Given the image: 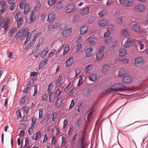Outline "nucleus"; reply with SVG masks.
Instances as JSON below:
<instances>
[{
    "label": "nucleus",
    "mask_w": 148,
    "mask_h": 148,
    "mask_svg": "<svg viewBox=\"0 0 148 148\" xmlns=\"http://www.w3.org/2000/svg\"><path fill=\"white\" fill-rule=\"evenodd\" d=\"M112 88L116 91H122L126 90V86L122 84H115L112 86Z\"/></svg>",
    "instance_id": "f03ea898"
},
{
    "label": "nucleus",
    "mask_w": 148,
    "mask_h": 148,
    "mask_svg": "<svg viewBox=\"0 0 148 148\" xmlns=\"http://www.w3.org/2000/svg\"><path fill=\"white\" fill-rule=\"evenodd\" d=\"M56 14L54 13L51 12L49 14L48 16L47 21L50 23L53 21L55 18Z\"/></svg>",
    "instance_id": "9d476101"
},
{
    "label": "nucleus",
    "mask_w": 148,
    "mask_h": 148,
    "mask_svg": "<svg viewBox=\"0 0 148 148\" xmlns=\"http://www.w3.org/2000/svg\"><path fill=\"white\" fill-rule=\"evenodd\" d=\"M48 119L46 117H44L43 119L41 121L40 123L42 124H44L46 123L48 121Z\"/></svg>",
    "instance_id": "603ef678"
},
{
    "label": "nucleus",
    "mask_w": 148,
    "mask_h": 148,
    "mask_svg": "<svg viewBox=\"0 0 148 148\" xmlns=\"http://www.w3.org/2000/svg\"><path fill=\"white\" fill-rule=\"evenodd\" d=\"M37 119L35 117H33L31 121L32 122V123L31 124L32 126H34L36 125V121Z\"/></svg>",
    "instance_id": "37998d69"
},
{
    "label": "nucleus",
    "mask_w": 148,
    "mask_h": 148,
    "mask_svg": "<svg viewBox=\"0 0 148 148\" xmlns=\"http://www.w3.org/2000/svg\"><path fill=\"white\" fill-rule=\"evenodd\" d=\"M75 8V5L72 3H70L65 8V12L66 13H70L74 11Z\"/></svg>",
    "instance_id": "39448f33"
},
{
    "label": "nucleus",
    "mask_w": 148,
    "mask_h": 148,
    "mask_svg": "<svg viewBox=\"0 0 148 148\" xmlns=\"http://www.w3.org/2000/svg\"><path fill=\"white\" fill-rule=\"evenodd\" d=\"M82 45L81 44H80V45H77L76 49V52H79L80 49L82 48Z\"/></svg>",
    "instance_id": "3c124183"
},
{
    "label": "nucleus",
    "mask_w": 148,
    "mask_h": 148,
    "mask_svg": "<svg viewBox=\"0 0 148 148\" xmlns=\"http://www.w3.org/2000/svg\"><path fill=\"white\" fill-rule=\"evenodd\" d=\"M82 123V121L80 119H79L77 121V125L79 128H80L81 126V124Z\"/></svg>",
    "instance_id": "052dcab7"
},
{
    "label": "nucleus",
    "mask_w": 148,
    "mask_h": 148,
    "mask_svg": "<svg viewBox=\"0 0 148 148\" xmlns=\"http://www.w3.org/2000/svg\"><path fill=\"white\" fill-rule=\"evenodd\" d=\"M110 69V68L109 65H105L103 66L102 71V72L105 73L106 72L109 71Z\"/></svg>",
    "instance_id": "72a5a7b5"
},
{
    "label": "nucleus",
    "mask_w": 148,
    "mask_h": 148,
    "mask_svg": "<svg viewBox=\"0 0 148 148\" xmlns=\"http://www.w3.org/2000/svg\"><path fill=\"white\" fill-rule=\"evenodd\" d=\"M81 136L79 141L78 147L79 148H84L87 145V140L85 137V132L83 131L82 132H80L79 134L77 133L73 137L72 141L74 144L75 143V140L77 139V137L78 136Z\"/></svg>",
    "instance_id": "f257e3e1"
},
{
    "label": "nucleus",
    "mask_w": 148,
    "mask_h": 148,
    "mask_svg": "<svg viewBox=\"0 0 148 148\" xmlns=\"http://www.w3.org/2000/svg\"><path fill=\"white\" fill-rule=\"evenodd\" d=\"M26 36L25 34H23V33H21V32L19 31L17 32L15 36V38L16 39L19 38L21 41H22L25 38Z\"/></svg>",
    "instance_id": "6e6552de"
},
{
    "label": "nucleus",
    "mask_w": 148,
    "mask_h": 148,
    "mask_svg": "<svg viewBox=\"0 0 148 148\" xmlns=\"http://www.w3.org/2000/svg\"><path fill=\"white\" fill-rule=\"evenodd\" d=\"M44 65L42 63L40 62L39 65V69H42L44 68Z\"/></svg>",
    "instance_id": "774afa93"
},
{
    "label": "nucleus",
    "mask_w": 148,
    "mask_h": 148,
    "mask_svg": "<svg viewBox=\"0 0 148 148\" xmlns=\"http://www.w3.org/2000/svg\"><path fill=\"white\" fill-rule=\"evenodd\" d=\"M74 58L73 57H71L66 60V67H68L71 65L73 62Z\"/></svg>",
    "instance_id": "6ab92c4d"
},
{
    "label": "nucleus",
    "mask_w": 148,
    "mask_h": 148,
    "mask_svg": "<svg viewBox=\"0 0 148 148\" xmlns=\"http://www.w3.org/2000/svg\"><path fill=\"white\" fill-rule=\"evenodd\" d=\"M23 109L26 112V114H27L28 113V111L30 109V108L29 106H25L23 107Z\"/></svg>",
    "instance_id": "a18cd8bd"
},
{
    "label": "nucleus",
    "mask_w": 148,
    "mask_h": 148,
    "mask_svg": "<svg viewBox=\"0 0 148 148\" xmlns=\"http://www.w3.org/2000/svg\"><path fill=\"white\" fill-rule=\"evenodd\" d=\"M71 30L69 29H67L66 30L63 31L62 34L64 37H66L69 35L71 33Z\"/></svg>",
    "instance_id": "393cba45"
},
{
    "label": "nucleus",
    "mask_w": 148,
    "mask_h": 148,
    "mask_svg": "<svg viewBox=\"0 0 148 148\" xmlns=\"http://www.w3.org/2000/svg\"><path fill=\"white\" fill-rule=\"evenodd\" d=\"M34 126L31 125L30 127L28 130V132L29 135H32L34 133Z\"/></svg>",
    "instance_id": "ea45409f"
},
{
    "label": "nucleus",
    "mask_w": 148,
    "mask_h": 148,
    "mask_svg": "<svg viewBox=\"0 0 148 148\" xmlns=\"http://www.w3.org/2000/svg\"><path fill=\"white\" fill-rule=\"evenodd\" d=\"M82 103H80L79 104L78 106L77 109V111L78 112H80L82 108Z\"/></svg>",
    "instance_id": "864d4df0"
},
{
    "label": "nucleus",
    "mask_w": 148,
    "mask_h": 148,
    "mask_svg": "<svg viewBox=\"0 0 148 148\" xmlns=\"http://www.w3.org/2000/svg\"><path fill=\"white\" fill-rule=\"evenodd\" d=\"M56 141V139L55 138V137L53 136L52 137V140H51V143L53 145H55Z\"/></svg>",
    "instance_id": "4d7b16f0"
},
{
    "label": "nucleus",
    "mask_w": 148,
    "mask_h": 148,
    "mask_svg": "<svg viewBox=\"0 0 148 148\" xmlns=\"http://www.w3.org/2000/svg\"><path fill=\"white\" fill-rule=\"evenodd\" d=\"M64 5V2L62 1L57 2L54 5L53 8L56 9H60L62 8Z\"/></svg>",
    "instance_id": "0eeeda50"
},
{
    "label": "nucleus",
    "mask_w": 148,
    "mask_h": 148,
    "mask_svg": "<svg viewBox=\"0 0 148 148\" xmlns=\"http://www.w3.org/2000/svg\"><path fill=\"white\" fill-rule=\"evenodd\" d=\"M0 4L1 6V9L2 10L6 11V9L8 8L6 2L3 0L0 1Z\"/></svg>",
    "instance_id": "aec40b11"
},
{
    "label": "nucleus",
    "mask_w": 148,
    "mask_h": 148,
    "mask_svg": "<svg viewBox=\"0 0 148 148\" xmlns=\"http://www.w3.org/2000/svg\"><path fill=\"white\" fill-rule=\"evenodd\" d=\"M39 119H42L44 114V110L42 109H40L39 110Z\"/></svg>",
    "instance_id": "4c0bfd02"
},
{
    "label": "nucleus",
    "mask_w": 148,
    "mask_h": 148,
    "mask_svg": "<svg viewBox=\"0 0 148 148\" xmlns=\"http://www.w3.org/2000/svg\"><path fill=\"white\" fill-rule=\"evenodd\" d=\"M135 41L133 39H131L128 38L127 41L125 42L124 45V47H125L127 48L130 45L134 43Z\"/></svg>",
    "instance_id": "ddd939ff"
},
{
    "label": "nucleus",
    "mask_w": 148,
    "mask_h": 148,
    "mask_svg": "<svg viewBox=\"0 0 148 148\" xmlns=\"http://www.w3.org/2000/svg\"><path fill=\"white\" fill-rule=\"evenodd\" d=\"M88 30V27L87 26L84 25L82 26L80 28V33L81 34H84Z\"/></svg>",
    "instance_id": "4be33fe9"
},
{
    "label": "nucleus",
    "mask_w": 148,
    "mask_h": 148,
    "mask_svg": "<svg viewBox=\"0 0 148 148\" xmlns=\"http://www.w3.org/2000/svg\"><path fill=\"white\" fill-rule=\"evenodd\" d=\"M145 7L143 4H140L136 5L135 7V10L138 12H142L145 10Z\"/></svg>",
    "instance_id": "423d86ee"
},
{
    "label": "nucleus",
    "mask_w": 148,
    "mask_h": 148,
    "mask_svg": "<svg viewBox=\"0 0 148 148\" xmlns=\"http://www.w3.org/2000/svg\"><path fill=\"white\" fill-rule=\"evenodd\" d=\"M12 4L9 7V9L11 10L12 11L15 10L16 5L15 3H12Z\"/></svg>",
    "instance_id": "de8ad7c7"
},
{
    "label": "nucleus",
    "mask_w": 148,
    "mask_h": 148,
    "mask_svg": "<svg viewBox=\"0 0 148 148\" xmlns=\"http://www.w3.org/2000/svg\"><path fill=\"white\" fill-rule=\"evenodd\" d=\"M58 26L57 23H54L51 24V25L49 26V28L51 29H56L57 27Z\"/></svg>",
    "instance_id": "58836bf2"
},
{
    "label": "nucleus",
    "mask_w": 148,
    "mask_h": 148,
    "mask_svg": "<svg viewBox=\"0 0 148 148\" xmlns=\"http://www.w3.org/2000/svg\"><path fill=\"white\" fill-rule=\"evenodd\" d=\"M95 106H93L92 108H91V110L87 112V113L88 114L87 118L88 120H89V119L92 116L93 112L95 111Z\"/></svg>",
    "instance_id": "412c9836"
},
{
    "label": "nucleus",
    "mask_w": 148,
    "mask_h": 148,
    "mask_svg": "<svg viewBox=\"0 0 148 148\" xmlns=\"http://www.w3.org/2000/svg\"><path fill=\"white\" fill-rule=\"evenodd\" d=\"M49 50V46H47L45 47V48L43 50V51L42 52V53L46 55L47 53L48 52Z\"/></svg>",
    "instance_id": "c03bdc74"
},
{
    "label": "nucleus",
    "mask_w": 148,
    "mask_h": 148,
    "mask_svg": "<svg viewBox=\"0 0 148 148\" xmlns=\"http://www.w3.org/2000/svg\"><path fill=\"white\" fill-rule=\"evenodd\" d=\"M24 19L23 17L20 18L17 21V25L18 28H20L21 27L22 24H23Z\"/></svg>",
    "instance_id": "a878e982"
},
{
    "label": "nucleus",
    "mask_w": 148,
    "mask_h": 148,
    "mask_svg": "<svg viewBox=\"0 0 148 148\" xmlns=\"http://www.w3.org/2000/svg\"><path fill=\"white\" fill-rule=\"evenodd\" d=\"M105 49V47L104 46H100L99 49H98V53H104L103 51Z\"/></svg>",
    "instance_id": "49530a36"
},
{
    "label": "nucleus",
    "mask_w": 148,
    "mask_h": 148,
    "mask_svg": "<svg viewBox=\"0 0 148 148\" xmlns=\"http://www.w3.org/2000/svg\"><path fill=\"white\" fill-rule=\"evenodd\" d=\"M62 102L58 98L56 101L55 103V106L57 108L59 107L61 105Z\"/></svg>",
    "instance_id": "e433bc0d"
},
{
    "label": "nucleus",
    "mask_w": 148,
    "mask_h": 148,
    "mask_svg": "<svg viewBox=\"0 0 148 148\" xmlns=\"http://www.w3.org/2000/svg\"><path fill=\"white\" fill-rule=\"evenodd\" d=\"M121 34L124 36H128L130 34V32L129 30L124 29L122 30Z\"/></svg>",
    "instance_id": "b1692460"
},
{
    "label": "nucleus",
    "mask_w": 148,
    "mask_h": 148,
    "mask_svg": "<svg viewBox=\"0 0 148 148\" xmlns=\"http://www.w3.org/2000/svg\"><path fill=\"white\" fill-rule=\"evenodd\" d=\"M57 0H49L48 1V5L50 6L52 5Z\"/></svg>",
    "instance_id": "8fccbe9b"
},
{
    "label": "nucleus",
    "mask_w": 148,
    "mask_h": 148,
    "mask_svg": "<svg viewBox=\"0 0 148 148\" xmlns=\"http://www.w3.org/2000/svg\"><path fill=\"white\" fill-rule=\"evenodd\" d=\"M17 30V29L16 27L12 29L9 33L8 37L10 38L12 37L13 36L14 33H15Z\"/></svg>",
    "instance_id": "c756f323"
},
{
    "label": "nucleus",
    "mask_w": 148,
    "mask_h": 148,
    "mask_svg": "<svg viewBox=\"0 0 148 148\" xmlns=\"http://www.w3.org/2000/svg\"><path fill=\"white\" fill-rule=\"evenodd\" d=\"M19 5L21 8L22 9L24 8V14L27 13L30 9V5L28 3H26V2L23 1L20 3Z\"/></svg>",
    "instance_id": "20e7f679"
},
{
    "label": "nucleus",
    "mask_w": 148,
    "mask_h": 148,
    "mask_svg": "<svg viewBox=\"0 0 148 148\" xmlns=\"http://www.w3.org/2000/svg\"><path fill=\"white\" fill-rule=\"evenodd\" d=\"M108 21L106 19H101L98 22V24L99 26L104 27L108 23Z\"/></svg>",
    "instance_id": "f8f14e48"
},
{
    "label": "nucleus",
    "mask_w": 148,
    "mask_h": 148,
    "mask_svg": "<svg viewBox=\"0 0 148 148\" xmlns=\"http://www.w3.org/2000/svg\"><path fill=\"white\" fill-rule=\"evenodd\" d=\"M88 78L90 81L95 82L97 79V76L96 74H92L89 76Z\"/></svg>",
    "instance_id": "cd10ccee"
},
{
    "label": "nucleus",
    "mask_w": 148,
    "mask_h": 148,
    "mask_svg": "<svg viewBox=\"0 0 148 148\" xmlns=\"http://www.w3.org/2000/svg\"><path fill=\"white\" fill-rule=\"evenodd\" d=\"M104 56V53L97 52L96 53V60L97 61L101 60Z\"/></svg>",
    "instance_id": "bb28decb"
},
{
    "label": "nucleus",
    "mask_w": 148,
    "mask_h": 148,
    "mask_svg": "<svg viewBox=\"0 0 148 148\" xmlns=\"http://www.w3.org/2000/svg\"><path fill=\"white\" fill-rule=\"evenodd\" d=\"M69 48V46L66 47L65 48H64V51H63V53L64 55L66 53L68 52V48Z\"/></svg>",
    "instance_id": "680f3d73"
},
{
    "label": "nucleus",
    "mask_w": 148,
    "mask_h": 148,
    "mask_svg": "<svg viewBox=\"0 0 148 148\" xmlns=\"http://www.w3.org/2000/svg\"><path fill=\"white\" fill-rule=\"evenodd\" d=\"M92 71V66L90 65L86 67L85 69V73L86 74H89L91 73Z\"/></svg>",
    "instance_id": "dca6fc26"
},
{
    "label": "nucleus",
    "mask_w": 148,
    "mask_h": 148,
    "mask_svg": "<svg viewBox=\"0 0 148 148\" xmlns=\"http://www.w3.org/2000/svg\"><path fill=\"white\" fill-rule=\"evenodd\" d=\"M127 54L126 50L124 48L121 49L119 51V55L120 56H123Z\"/></svg>",
    "instance_id": "2f4dec72"
},
{
    "label": "nucleus",
    "mask_w": 148,
    "mask_h": 148,
    "mask_svg": "<svg viewBox=\"0 0 148 148\" xmlns=\"http://www.w3.org/2000/svg\"><path fill=\"white\" fill-rule=\"evenodd\" d=\"M116 22L118 23L121 24L122 23V18L121 17L118 18L116 19Z\"/></svg>",
    "instance_id": "5fc2aeb1"
},
{
    "label": "nucleus",
    "mask_w": 148,
    "mask_h": 148,
    "mask_svg": "<svg viewBox=\"0 0 148 148\" xmlns=\"http://www.w3.org/2000/svg\"><path fill=\"white\" fill-rule=\"evenodd\" d=\"M91 90L90 89L88 88L86 90L85 93L84 95H88L91 92Z\"/></svg>",
    "instance_id": "e2e57ef3"
},
{
    "label": "nucleus",
    "mask_w": 148,
    "mask_h": 148,
    "mask_svg": "<svg viewBox=\"0 0 148 148\" xmlns=\"http://www.w3.org/2000/svg\"><path fill=\"white\" fill-rule=\"evenodd\" d=\"M119 45V42L118 41H115V42H113L112 45V47L113 48L118 46Z\"/></svg>",
    "instance_id": "13d9d810"
},
{
    "label": "nucleus",
    "mask_w": 148,
    "mask_h": 148,
    "mask_svg": "<svg viewBox=\"0 0 148 148\" xmlns=\"http://www.w3.org/2000/svg\"><path fill=\"white\" fill-rule=\"evenodd\" d=\"M112 41V38L111 37H109L105 40V42L106 44H108L110 43Z\"/></svg>",
    "instance_id": "09e8293b"
},
{
    "label": "nucleus",
    "mask_w": 148,
    "mask_h": 148,
    "mask_svg": "<svg viewBox=\"0 0 148 148\" xmlns=\"http://www.w3.org/2000/svg\"><path fill=\"white\" fill-rule=\"evenodd\" d=\"M38 92V86L37 85H35L34 86V93L33 96H34Z\"/></svg>",
    "instance_id": "6e6d98bb"
},
{
    "label": "nucleus",
    "mask_w": 148,
    "mask_h": 148,
    "mask_svg": "<svg viewBox=\"0 0 148 148\" xmlns=\"http://www.w3.org/2000/svg\"><path fill=\"white\" fill-rule=\"evenodd\" d=\"M97 38H90L89 39V44L90 45H93L95 44L97 41Z\"/></svg>",
    "instance_id": "c85d7f7f"
},
{
    "label": "nucleus",
    "mask_w": 148,
    "mask_h": 148,
    "mask_svg": "<svg viewBox=\"0 0 148 148\" xmlns=\"http://www.w3.org/2000/svg\"><path fill=\"white\" fill-rule=\"evenodd\" d=\"M93 49L92 48H87L85 51V54L86 57H88L91 56L92 55V51Z\"/></svg>",
    "instance_id": "f3484780"
},
{
    "label": "nucleus",
    "mask_w": 148,
    "mask_h": 148,
    "mask_svg": "<svg viewBox=\"0 0 148 148\" xmlns=\"http://www.w3.org/2000/svg\"><path fill=\"white\" fill-rule=\"evenodd\" d=\"M61 92L62 90L60 88H58L55 91L54 93H52L51 94H53L52 98L55 99L59 97Z\"/></svg>",
    "instance_id": "4468645a"
},
{
    "label": "nucleus",
    "mask_w": 148,
    "mask_h": 148,
    "mask_svg": "<svg viewBox=\"0 0 148 148\" xmlns=\"http://www.w3.org/2000/svg\"><path fill=\"white\" fill-rule=\"evenodd\" d=\"M29 97H27L26 96L23 97L19 103V105L21 106H23L25 103V101L27 100Z\"/></svg>",
    "instance_id": "7c9ffc66"
},
{
    "label": "nucleus",
    "mask_w": 148,
    "mask_h": 148,
    "mask_svg": "<svg viewBox=\"0 0 148 148\" xmlns=\"http://www.w3.org/2000/svg\"><path fill=\"white\" fill-rule=\"evenodd\" d=\"M21 33L23 34H25V36H27L28 34L29 35L31 34L29 32V29L27 28H24L22 32H21Z\"/></svg>",
    "instance_id": "c9c22d12"
},
{
    "label": "nucleus",
    "mask_w": 148,
    "mask_h": 148,
    "mask_svg": "<svg viewBox=\"0 0 148 148\" xmlns=\"http://www.w3.org/2000/svg\"><path fill=\"white\" fill-rule=\"evenodd\" d=\"M31 34H29V35L28 34V35H27V36H26L27 38H26V40H25V41H26V42L27 43L29 41L31 37Z\"/></svg>",
    "instance_id": "0e129e2a"
},
{
    "label": "nucleus",
    "mask_w": 148,
    "mask_h": 148,
    "mask_svg": "<svg viewBox=\"0 0 148 148\" xmlns=\"http://www.w3.org/2000/svg\"><path fill=\"white\" fill-rule=\"evenodd\" d=\"M74 104V101L73 99H72L71 101V102L70 106H69V108L70 109L73 106Z\"/></svg>",
    "instance_id": "69168bd1"
},
{
    "label": "nucleus",
    "mask_w": 148,
    "mask_h": 148,
    "mask_svg": "<svg viewBox=\"0 0 148 148\" xmlns=\"http://www.w3.org/2000/svg\"><path fill=\"white\" fill-rule=\"evenodd\" d=\"M132 80V77L129 76L124 77L122 79V82L124 84H128L130 83Z\"/></svg>",
    "instance_id": "9b49d317"
},
{
    "label": "nucleus",
    "mask_w": 148,
    "mask_h": 148,
    "mask_svg": "<svg viewBox=\"0 0 148 148\" xmlns=\"http://www.w3.org/2000/svg\"><path fill=\"white\" fill-rule=\"evenodd\" d=\"M83 82V77L82 76H80L79 77V80L78 81L77 86H79Z\"/></svg>",
    "instance_id": "a19ab883"
},
{
    "label": "nucleus",
    "mask_w": 148,
    "mask_h": 148,
    "mask_svg": "<svg viewBox=\"0 0 148 148\" xmlns=\"http://www.w3.org/2000/svg\"><path fill=\"white\" fill-rule=\"evenodd\" d=\"M132 29L136 32H140L141 29L139 24L138 23H134L132 25Z\"/></svg>",
    "instance_id": "2eb2a0df"
},
{
    "label": "nucleus",
    "mask_w": 148,
    "mask_h": 148,
    "mask_svg": "<svg viewBox=\"0 0 148 148\" xmlns=\"http://www.w3.org/2000/svg\"><path fill=\"white\" fill-rule=\"evenodd\" d=\"M63 77L61 75L59 76L56 82V87H59L62 85L63 83Z\"/></svg>",
    "instance_id": "1a4fd4ad"
},
{
    "label": "nucleus",
    "mask_w": 148,
    "mask_h": 148,
    "mask_svg": "<svg viewBox=\"0 0 148 148\" xmlns=\"http://www.w3.org/2000/svg\"><path fill=\"white\" fill-rule=\"evenodd\" d=\"M118 4H123L124 6L129 7L132 5L134 3V0H117Z\"/></svg>",
    "instance_id": "7ed1b4c3"
},
{
    "label": "nucleus",
    "mask_w": 148,
    "mask_h": 148,
    "mask_svg": "<svg viewBox=\"0 0 148 148\" xmlns=\"http://www.w3.org/2000/svg\"><path fill=\"white\" fill-rule=\"evenodd\" d=\"M89 8L87 7L82 9L80 11V13L82 15L87 14L89 12Z\"/></svg>",
    "instance_id": "5701e85b"
},
{
    "label": "nucleus",
    "mask_w": 148,
    "mask_h": 148,
    "mask_svg": "<svg viewBox=\"0 0 148 148\" xmlns=\"http://www.w3.org/2000/svg\"><path fill=\"white\" fill-rule=\"evenodd\" d=\"M107 12V10L106 9H105L101 11L99 13V15L101 17H102L105 15Z\"/></svg>",
    "instance_id": "79ce46f5"
},
{
    "label": "nucleus",
    "mask_w": 148,
    "mask_h": 148,
    "mask_svg": "<svg viewBox=\"0 0 148 148\" xmlns=\"http://www.w3.org/2000/svg\"><path fill=\"white\" fill-rule=\"evenodd\" d=\"M53 88V83L50 84L48 86L47 92L48 94L51 93L52 92V90Z\"/></svg>",
    "instance_id": "f704fd0d"
},
{
    "label": "nucleus",
    "mask_w": 148,
    "mask_h": 148,
    "mask_svg": "<svg viewBox=\"0 0 148 148\" xmlns=\"http://www.w3.org/2000/svg\"><path fill=\"white\" fill-rule=\"evenodd\" d=\"M126 71L124 69H120L119 71V75L120 77L123 76L126 73Z\"/></svg>",
    "instance_id": "473e14b6"
},
{
    "label": "nucleus",
    "mask_w": 148,
    "mask_h": 148,
    "mask_svg": "<svg viewBox=\"0 0 148 148\" xmlns=\"http://www.w3.org/2000/svg\"><path fill=\"white\" fill-rule=\"evenodd\" d=\"M140 49V50H142L143 49L144 45V44L142 42H140L139 45Z\"/></svg>",
    "instance_id": "338daca9"
},
{
    "label": "nucleus",
    "mask_w": 148,
    "mask_h": 148,
    "mask_svg": "<svg viewBox=\"0 0 148 148\" xmlns=\"http://www.w3.org/2000/svg\"><path fill=\"white\" fill-rule=\"evenodd\" d=\"M144 61V59L141 57H140L136 59L135 60V64L137 65H140L143 63Z\"/></svg>",
    "instance_id": "a211bd4d"
},
{
    "label": "nucleus",
    "mask_w": 148,
    "mask_h": 148,
    "mask_svg": "<svg viewBox=\"0 0 148 148\" xmlns=\"http://www.w3.org/2000/svg\"><path fill=\"white\" fill-rule=\"evenodd\" d=\"M13 53H12L10 52H8L7 55L8 57L10 59H13L14 57H12Z\"/></svg>",
    "instance_id": "bf43d9fd"
}]
</instances>
